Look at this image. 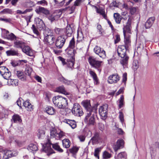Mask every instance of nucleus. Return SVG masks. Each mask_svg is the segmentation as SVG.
I'll use <instances>...</instances> for the list:
<instances>
[{"instance_id":"nucleus-1","label":"nucleus","mask_w":159,"mask_h":159,"mask_svg":"<svg viewBox=\"0 0 159 159\" xmlns=\"http://www.w3.org/2000/svg\"><path fill=\"white\" fill-rule=\"evenodd\" d=\"M52 101L54 105L59 108L64 109L68 105L67 98L58 95L53 97Z\"/></svg>"},{"instance_id":"nucleus-2","label":"nucleus","mask_w":159,"mask_h":159,"mask_svg":"<svg viewBox=\"0 0 159 159\" xmlns=\"http://www.w3.org/2000/svg\"><path fill=\"white\" fill-rule=\"evenodd\" d=\"M51 145H52V148L56 150L61 152H63V150L60 148L58 144V143H56L54 144H52L50 140H48L47 142L44 145H43L44 151L45 152H48V155L55 153L51 148Z\"/></svg>"},{"instance_id":"nucleus-3","label":"nucleus","mask_w":159,"mask_h":159,"mask_svg":"<svg viewBox=\"0 0 159 159\" xmlns=\"http://www.w3.org/2000/svg\"><path fill=\"white\" fill-rule=\"evenodd\" d=\"M97 113V106H95L91 111H88L84 119V122L89 125H93L95 122V116Z\"/></svg>"},{"instance_id":"nucleus-4","label":"nucleus","mask_w":159,"mask_h":159,"mask_svg":"<svg viewBox=\"0 0 159 159\" xmlns=\"http://www.w3.org/2000/svg\"><path fill=\"white\" fill-rule=\"evenodd\" d=\"M88 61L92 67L97 69L99 72H101V69H100V67L102 62V61L96 60V59L93 57H89Z\"/></svg>"},{"instance_id":"nucleus-5","label":"nucleus","mask_w":159,"mask_h":159,"mask_svg":"<svg viewBox=\"0 0 159 159\" xmlns=\"http://www.w3.org/2000/svg\"><path fill=\"white\" fill-rule=\"evenodd\" d=\"M0 73L5 80L4 82H6V83H4V84H8V81L10 78V74L8 69L5 66H0Z\"/></svg>"},{"instance_id":"nucleus-6","label":"nucleus","mask_w":159,"mask_h":159,"mask_svg":"<svg viewBox=\"0 0 159 159\" xmlns=\"http://www.w3.org/2000/svg\"><path fill=\"white\" fill-rule=\"evenodd\" d=\"M71 111L74 115L77 116H81L84 114L82 108L77 103L74 104Z\"/></svg>"},{"instance_id":"nucleus-7","label":"nucleus","mask_w":159,"mask_h":159,"mask_svg":"<svg viewBox=\"0 0 159 159\" xmlns=\"http://www.w3.org/2000/svg\"><path fill=\"white\" fill-rule=\"evenodd\" d=\"M65 133L60 130L57 131L55 128H52L50 131V136L52 138H55L56 139H59L65 135Z\"/></svg>"},{"instance_id":"nucleus-8","label":"nucleus","mask_w":159,"mask_h":159,"mask_svg":"<svg viewBox=\"0 0 159 159\" xmlns=\"http://www.w3.org/2000/svg\"><path fill=\"white\" fill-rule=\"evenodd\" d=\"M67 37L64 35H61L57 37L56 40L55 45L58 49H61L63 46Z\"/></svg>"},{"instance_id":"nucleus-9","label":"nucleus","mask_w":159,"mask_h":159,"mask_svg":"<svg viewBox=\"0 0 159 159\" xmlns=\"http://www.w3.org/2000/svg\"><path fill=\"white\" fill-rule=\"evenodd\" d=\"M108 107L107 104H105L100 107L99 109V114L103 119H105L107 116Z\"/></svg>"},{"instance_id":"nucleus-10","label":"nucleus","mask_w":159,"mask_h":159,"mask_svg":"<svg viewBox=\"0 0 159 159\" xmlns=\"http://www.w3.org/2000/svg\"><path fill=\"white\" fill-rule=\"evenodd\" d=\"M132 18L129 17L128 19L126 25H124L123 28V34L124 37H125V35L126 34V33L129 34L131 33V24L132 21Z\"/></svg>"},{"instance_id":"nucleus-11","label":"nucleus","mask_w":159,"mask_h":159,"mask_svg":"<svg viewBox=\"0 0 159 159\" xmlns=\"http://www.w3.org/2000/svg\"><path fill=\"white\" fill-rule=\"evenodd\" d=\"M93 50L94 52L99 55L100 57L102 58L105 57L106 56V52L103 48L96 46L94 48Z\"/></svg>"},{"instance_id":"nucleus-12","label":"nucleus","mask_w":159,"mask_h":159,"mask_svg":"<svg viewBox=\"0 0 159 159\" xmlns=\"http://www.w3.org/2000/svg\"><path fill=\"white\" fill-rule=\"evenodd\" d=\"M128 48L123 45L119 46L117 49V53L119 56L124 57V56L126 55V51Z\"/></svg>"},{"instance_id":"nucleus-13","label":"nucleus","mask_w":159,"mask_h":159,"mask_svg":"<svg viewBox=\"0 0 159 159\" xmlns=\"http://www.w3.org/2000/svg\"><path fill=\"white\" fill-rule=\"evenodd\" d=\"M35 21L36 22L37 28L40 30H44L45 28V25L41 19L37 17L35 19Z\"/></svg>"},{"instance_id":"nucleus-14","label":"nucleus","mask_w":159,"mask_h":159,"mask_svg":"<svg viewBox=\"0 0 159 159\" xmlns=\"http://www.w3.org/2000/svg\"><path fill=\"white\" fill-rule=\"evenodd\" d=\"M21 49L23 52L30 56H32L34 55V52L32 50L29 46H26L25 44Z\"/></svg>"},{"instance_id":"nucleus-15","label":"nucleus","mask_w":159,"mask_h":159,"mask_svg":"<svg viewBox=\"0 0 159 159\" xmlns=\"http://www.w3.org/2000/svg\"><path fill=\"white\" fill-rule=\"evenodd\" d=\"M120 80V77L117 74H113L108 77V82L110 84L117 83Z\"/></svg>"},{"instance_id":"nucleus-16","label":"nucleus","mask_w":159,"mask_h":159,"mask_svg":"<svg viewBox=\"0 0 159 159\" xmlns=\"http://www.w3.org/2000/svg\"><path fill=\"white\" fill-rule=\"evenodd\" d=\"M35 12L38 14H43L45 15H48L49 14V11L46 8L40 6L36 7L35 10Z\"/></svg>"},{"instance_id":"nucleus-17","label":"nucleus","mask_w":159,"mask_h":159,"mask_svg":"<svg viewBox=\"0 0 159 159\" xmlns=\"http://www.w3.org/2000/svg\"><path fill=\"white\" fill-rule=\"evenodd\" d=\"M100 134L99 133L96 132L94 134V136L91 139L89 143H92L93 145H94L98 143L100 140Z\"/></svg>"},{"instance_id":"nucleus-18","label":"nucleus","mask_w":159,"mask_h":159,"mask_svg":"<svg viewBox=\"0 0 159 159\" xmlns=\"http://www.w3.org/2000/svg\"><path fill=\"white\" fill-rule=\"evenodd\" d=\"M124 141L123 139L118 140L116 144L114 145L113 148L115 151H117L118 150L123 147Z\"/></svg>"},{"instance_id":"nucleus-19","label":"nucleus","mask_w":159,"mask_h":159,"mask_svg":"<svg viewBox=\"0 0 159 159\" xmlns=\"http://www.w3.org/2000/svg\"><path fill=\"white\" fill-rule=\"evenodd\" d=\"M81 104L87 110V112L88 111H91L93 109V107H91L89 100L83 101L82 102Z\"/></svg>"},{"instance_id":"nucleus-20","label":"nucleus","mask_w":159,"mask_h":159,"mask_svg":"<svg viewBox=\"0 0 159 159\" xmlns=\"http://www.w3.org/2000/svg\"><path fill=\"white\" fill-rule=\"evenodd\" d=\"M44 40L50 45H52L55 40V38L53 34L52 35L44 37Z\"/></svg>"},{"instance_id":"nucleus-21","label":"nucleus","mask_w":159,"mask_h":159,"mask_svg":"<svg viewBox=\"0 0 159 159\" xmlns=\"http://www.w3.org/2000/svg\"><path fill=\"white\" fill-rule=\"evenodd\" d=\"M120 57L121 58L120 61V64L122 65L124 68L126 67L128 63L129 57L127 55H125L124 56V57Z\"/></svg>"},{"instance_id":"nucleus-22","label":"nucleus","mask_w":159,"mask_h":159,"mask_svg":"<svg viewBox=\"0 0 159 159\" xmlns=\"http://www.w3.org/2000/svg\"><path fill=\"white\" fill-rule=\"evenodd\" d=\"M155 20V18L154 17H152L149 18L146 22L145 26L146 29H148L150 28Z\"/></svg>"},{"instance_id":"nucleus-23","label":"nucleus","mask_w":159,"mask_h":159,"mask_svg":"<svg viewBox=\"0 0 159 159\" xmlns=\"http://www.w3.org/2000/svg\"><path fill=\"white\" fill-rule=\"evenodd\" d=\"M89 73L93 79L94 84L96 85L99 84V80L96 74L91 70H89Z\"/></svg>"},{"instance_id":"nucleus-24","label":"nucleus","mask_w":159,"mask_h":159,"mask_svg":"<svg viewBox=\"0 0 159 159\" xmlns=\"http://www.w3.org/2000/svg\"><path fill=\"white\" fill-rule=\"evenodd\" d=\"M114 17L116 22L117 24L120 23V21L122 19L124 20H125L127 19L126 17L123 18L121 16H120L118 13H115L114 14Z\"/></svg>"},{"instance_id":"nucleus-25","label":"nucleus","mask_w":159,"mask_h":159,"mask_svg":"<svg viewBox=\"0 0 159 159\" xmlns=\"http://www.w3.org/2000/svg\"><path fill=\"white\" fill-rule=\"evenodd\" d=\"M63 122L68 124L72 129H74L76 127V124L75 121L73 120L66 119Z\"/></svg>"},{"instance_id":"nucleus-26","label":"nucleus","mask_w":159,"mask_h":159,"mask_svg":"<svg viewBox=\"0 0 159 159\" xmlns=\"http://www.w3.org/2000/svg\"><path fill=\"white\" fill-rule=\"evenodd\" d=\"M23 105L27 111H31L33 110V106L28 100L23 102Z\"/></svg>"},{"instance_id":"nucleus-27","label":"nucleus","mask_w":159,"mask_h":159,"mask_svg":"<svg viewBox=\"0 0 159 159\" xmlns=\"http://www.w3.org/2000/svg\"><path fill=\"white\" fill-rule=\"evenodd\" d=\"M75 59L72 57L70 59H67L66 62V64L67 66L71 69L74 68Z\"/></svg>"},{"instance_id":"nucleus-28","label":"nucleus","mask_w":159,"mask_h":159,"mask_svg":"<svg viewBox=\"0 0 159 159\" xmlns=\"http://www.w3.org/2000/svg\"><path fill=\"white\" fill-rule=\"evenodd\" d=\"M11 120L14 123H21L22 122V120L20 116L18 115L14 114Z\"/></svg>"},{"instance_id":"nucleus-29","label":"nucleus","mask_w":159,"mask_h":159,"mask_svg":"<svg viewBox=\"0 0 159 159\" xmlns=\"http://www.w3.org/2000/svg\"><path fill=\"white\" fill-rule=\"evenodd\" d=\"M10 151L9 150H5L0 151L1 156H3V159H7L9 158Z\"/></svg>"},{"instance_id":"nucleus-30","label":"nucleus","mask_w":159,"mask_h":159,"mask_svg":"<svg viewBox=\"0 0 159 159\" xmlns=\"http://www.w3.org/2000/svg\"><path fill=\"white\" fill-rule=\"evenodd\" d=\"M13 43L14 47L17 48H20L21 49H22V48L24 46L25 44L24 43L18 40L14 41Z\"/></svg>"},{"instance_id":"nucleus-31","label":"nucleus","mask_w":159,"mask_h":159,"mask_svg":"<svg viewBox=\"0 0 159 159\" xmlns=\"http://www.w3.org/2000/svg\"><path fill=\"white\" fill-rule=\"evenodd\" d=\"M45 111L50 115H53L55 113V110L50 106H48L45 108Z\"/></svg>"},{"instance_id":"nucleus-32","label":"nucleus","mask_w":159,"mask_h":159,"mask_svg":"<svg viewBox=\"0 0 159 159\" xmlns=\"http://www.w3.org/2000/svg\"><path fill=\"white\" fill-rule=\"evenodd\" d=\"M130 37V36H127L126 35H125V37H124L125 39L124 41L125 44L124 45V46L128 48L130 45L131 41Z\"/></svg>"},{"instance_id":"nucleus-33","label":"nucleus","mask_w":159,"mask_h":159,"mask_svg":"<svg viewBox=\"0 0 159 159\" xmlns=\"http://www.w3.org/2000/svg\"><path fill=\"white\" fill-rule=\"evenodd\" d=\"M127 154L125 152H122L119 153L118 155L115 157V159H126Z\"/></svg>"},{"instance_id":"nucleus-34","label":"nucleus","mask_w":159,"mask_h":159,"mask_svg":"<svg viewBox=\"0 0 159 159\" xmlns=\"http://www.w3.org/2000/svg\"><path fill=\"white\" fill-rule=\"evenodd\" d=\"M65 33L66 34V37H70L71 36V34L73 32L72 30L70 25H67L66 28Z\"/></svg>"},{"instance_id":"nucleus-35","label":"nucleus","mask_w":159,"mask_h":159,"mask_svg":"<svg viewBox=\"0 0 159 159\" xmlns=\"http://www.w3.org/2000/svg\"><path fill=\"white\" fill-rule=\"evenodd\" d=\"M27 149L30 152H34L37 150L38 148L36 144L31 143L28 146Z\"/></svg>"},{"instance_id":"nucleus-36","label":"nucleus","mask_w":159,"mask_h":159,"mask_svg":"<svg viewBox=\"0 0 159 159\" xmlns=\"http://www.w3.org/2000/svg\"><path fill=\"white\" fill-rule=\"evenodd\" d=\"M56 91L60 93L65 95H68V93L66 91L65 88L63 86H61L57 88L56 89Z\"/></svg>"},{"instance_id":"nucleus-37","label":"nucleus","mask_w":159,"mask_h":159,"mask_svg":"<svg viewBox=\"0 0 159 159\" xmlns=\"http://www.w3.org/2000/svg\"><path fill=\"white\" fill-rule=\"evenodd\" d=\"M62 144L63 147L66 148H69L71 144L70 142L68 139H64L62 141Z\"/></svg>"},{"instance_id":"nucleus-38","label":"nucleus","mask_w":159,"mask_h":159,"mask_svg":"<svg viewBox=\"0 0 159 159\" xmlns=\"http://www.w3.org/2000/svg\"><path fill=\"white\" fill-rule=\"evenodd\" d=\"M43 30H44L43 34H44V37L50 35H52L53 34L52 31L48 28L45 27Z\"/></svg>"},{"instance_id":"nucleus-39","label":"nucleus","mask_w":159,"mask_h":159,"mask_svg":"<svg viewBox=\"0 0 159 159\" xmlns=\"http://www.w3.org/2000/svg\"><path fill=\"white\" fill-rule=\"evenodd\" d=\"M25 66L26 68L25 71V73L26 75L30 76L32 71V69L27 65H26Z\"/></svg>"},{"instance_id":"nucleus-40","label":"nucleus","mask_w":159,"mask_h":159,"mask_svg":"<svg viewBox=\"0 0 159 159\" xmlns=\"http://www.w3.org/2000/svg\"><path fill=\"white\" fill-rule=\"evenodd\" d=\"M118 107L119 108H121L122 107L124 104V98L123 95H121V97L119 100Z\"/></svg>"},{"instance_id":"nucleus-41","label":"nucleus","mask_w":159,"mask_h":159,"mask_svg":"<svg viewBox=\"0 0 159 159\" xmlns=\"http://www.w3.org/2000/svg\"><path fill=\"white\" fill-rule=\"evenodd\" d=\"M115 129L117 130L118 134H119L123 135L125 134V132L123 131V130L119 128V126L118 125L115 124Z\"/></svg>"},{"instance_id":"nucleus-42","label":"nucleus","mask_w":159,"mask_h":159,"mask_svg":"<svg viewBox=\"0 0 159 159\" xmlns=\"http://www.w3.org/2000/svg\"><path fill=\"white\" fill-rule=\"evenodd\" d=\"M111 157V154L107 151H104L102 154L103 159H108Z\"/></svg>"},{"instance_id":"nucleus-43","label":"nucleus","mask_w":159,"mask_h":159,"mask_svg":"<svg viewBox=\"0 0 159 159\" xmlns=\"http://www.w3.org/2000/svg\"><path fill=\"white\" fill-rule=\"evenodd\" d=\"M3 36L5 38L8 39H10V35H9V31L6 30L5 29H3L2 31Z\"/></svg>"},{"instance_id":"nucleus-44","label":"nucleus","mask_w":159,"mask_h":159,"mask_svg":"<svg viewBox=\"0 0 159 159\" xmlns=\"http://www.w3.org/2000/svg\"><path fill=\"white\" fill-rule=\"evenodd\" d=\"M23 73L22 72L20 71H17L16 72V75L18 77L22 80H25V77L23 75Z\"/></svg>"},{"instance_id":"nucleus-45","label":"nucleus","mask_w":159,"mask_h":159,"mask_svg":"<svg viewBox=\"0 0 159 159\" xmlns=\"http://www.w3.org/2000/svg\"><path fill=\"white\" fill-rule=\"evenodd\" d=\"M65 30L62 29L55 28L54 31L55 33L57 35L62 34L65 32Z\"/></svg>"},{"instance_id":"nucleus-46","label":"nucleus","mask_w":159,"mask_h":159,"mask_svg":"<svg viewBox=\"0 0 159 159\" xmlns=\"http://www.w3.org/2000/svg\"><path fill=\"white\" fill-rule=\"evenodd\" d=\"M45 132L43 130H39L37 134L39 139H42L45 136Z\"/></svg>"},{"instance_id":"nucleus-47","label":"nucleus","mask_w":159,"mask_h":159,"mask_svg":"<svg viewBox=\"0 0 159 159\" xmlns=\"http://www.w3.org/2000/svg\"><path fill=\"white\" fill-rule=\"evenodd\" d=\"M139 62L138 60H134L133 63V68L134 71L136 70L139 68Z\"/></svg>"},{"instance_id":"nucleus-48","label":"nucleus","mask_w":159,"mask_h":159,"mask_svg":"<svg viewBox=\"0 0 159 159\" xmlns=\"http://www.w3.org/2000/svg\"><path fill=\"white\" fill-rule=\"evenodd\" d=\"M60 16H55L54 14H52L49 16L48 17V19L51 22H52L56 20Z\"/></svg>"},{"instance_id":"nucleus-49","label":"nucleus","mask_w":159,"mask_h":159,"mask_svg":"<svg viewBox=\"0 0 159 159\" xmlns=\"http://www.w3.org/2000/svg\"><path fill=\"white\" fill-rule=\"evenodd\" d=\"M98 13H99L102 15L103 17L105 19H107V15L105 14V11L104 10L99 9L97 11Z\"/></svg>"},{"instance_id":"nucleus-50","label":"nucleus","mask_w":159,"mask_h":159,"mask_svg":"<svg viewBox=\"0 0 159 159\" xmlns=\"http://www.w3.org/2000/svg\"><path fill=\"white\" fill-rule=\"evenodd\" d=\"M97 28L100 34V36H102L103 35L104 31L102 29L101 26L100 25H98L97 26Z\"/></svg>"},{"instance_id":"nucleus-51","label":"nucleus","mask_w":159,"mask_h":159,"mask_svg":"<svg viewBox=\"0 0 159 159\" xmlns=\"http://www.w3.org/2000/svg\"><path fill=\"white\" fill-rule=\"evenodd\" d=\"M75 41L74 38H73L70 41L69 46L68 48H73L75 47Z\"/></svg>"},{"instance_id":"nucleus-52","label":"nucleus","mask_w":159,"mask_h":159,"mask_svg":"<svg viewBox=\"0 0 159 159\" xmlns=\"http://www.w3.org/2000/svg\"><path fill=\"white\" fill-rule=\"evenodd\" d=\"M101 151L100 148H97L95 149L94 156L95 157L98 158V159H99V153Z\"/></svg>"},{"instance_id":"nucleus-53","label":"nucleus","mask_w":159,"mask_h":159,"mask_svg":"<svg viewBox=\"0 0 159 159\" xmlns=\"http://www.w3.org/2000/svg\"><path fill=\"white\" fill-rule=\"evenodd\" d=\"M73 48H67L66 50L65 51L68 54L72 55L73 54Z\"/></svg>"},{"instance_id":"nucleus-54","label":"nucleus","mask_w":159,"mask_h":159,"mask_svg":"<svg viewBox=\"0 0 159 159\" xmlns=\"http://www.w3.org/2000/svg\"><path fill=\"white\" fill-rule=\"evenodd\" d=\"M78 149H79L75 147H73V148L69 149V151L71 153L75 154L77 152Z\"/></svg>"},{"instance_id":"nucleus-55","label":"nucleus","mask_w":159,"mask_h":159,"mask_svg":"<svg viewBox=\"0 0 159 159\" xmlns=\"http://www.w3.org/2000/svg\"><path fill=\"white\" fill-rule=\"evenodd\" d=\"M119 118L120 119V120L121 122L123 123L124 121V114L123 112L121 111H120L119 112Z\"/></svg>"},{"instance_id":"nucleus-56","label":"nucleus","mask_w":159,"mask_h":159,"mask_svg":"<svg viewBox=\"0 0 159 159\" xmlns=\"http://www.w3.org/2000/svg\"><path fill=\"white\" fill-rule=\"evenodd\" d=\"M11 41L13 43L14 41L17 40L16 37L12 33H11Z\"/></svg>"},{"instance_id":"nucleus-57","label":"nucleus","mask_w":159,"mask_h":159,"mask_svg":"<svg viewBox=\"0 0 159 159\" xmlns=\"http://www.w3.org/2000/svg\"><path fill=\"white\" fill-rule=\"evenodd\" d=\"M11 55L19 56V53L17 50L11 49Z\"/></svg>"},{"instance_id":"nucleus-58","label":"nucleus","mask_w":159,"mask_h":159,"mask_svg":"<svg viewBox=\"0 0 159 159\" xmlns=\"http://www.w3.org/2000/svg\"><path fill=\"white\" fill-rule=\"evenodd\" d=\"M11 84L13 86H16L18 85V80L17 79L12 80L11 79Z\"/></svg>"},{"instance_id":"nucleus-59","label":"nucleus","mask_w":159,"mask_h":159,"mask_svg":"<svg viewBox=\"0 0 159 159\" xmlns=\"http://www.w3.org/2000/svg\"><path fill=\"white\" fill-rule=\"evenodd\" d=\"M85 0H76L74 2V6H79L81 3L83 2Z\"/></svg>"},{"instance_id":"nucleus-60","label":"nucleus","mask_w":159,"mask_h":159,"mask_svg":"<svg viewBox=\"0 0 159 159\" xmlns=\"http://www.w3.org/2000/svg\"><path fill=\"white\" fill-rule=\"evenodd\" d=\"M130 12L132 15H134L136 12L137 10V8L135 7H132L129 8Z\"/></svg>"},{"instance_id":"nucleus-61","label":"nucleus","mask_w":159,"mask_h":159,"mask_svg":"<svg viewBox=\"0 0 159 159\" xmlns=\"http://www.w3.org/2000/svg\"><path fill=\"white\" fill-rule=\"evenodd\" d=\"M31 29L33 30L34 33L38 35L39 34V32L37 30V29L35 27V26L34 25H33L31 27Z\"/></svg>"},{"instance_id":"nucleus-62","label":"nucleus","mask_w":159,"mask_h":159,"mask_svg":"<svg viewBox=\"0 0 159 159\" xmlns=\"http://www.w3.org/2000/svg\"><path fill=\"white\" fill-rule=\"evenodd\" d=\"M12 66L14 67L18 66L19 64V61H13L11 62Z\"/></svg>"},{"instance_id":"nucleus-63","label":"nucleus","mask_w":159,"mask_h":159,"mask_svg":"<svg viewBox=\"0 0 159 159\" xmlns=\"http://www.w3.org/2000/svg\"><path fill=\"white\" fill-rule=\"evenodd\" d=\"M22 99L21 98H19L16 101L17 105L20 108H21V101Z\"/></svg>"},{"instance_id":"nucleus-64","label":"nucleus","mask_w":159,"mask_h":159,"mask_svg":"<svg viewBox=\"0 0 159 159\" xmlns=\"http://www.w3.org/2000/svg\"><path fill=\"white\" fill-rule=\"evenodd\" d=\"M115 43H116L119 42L120 40V36L118 34H117L115 35Z\"/></svg>"}]
</instances>
